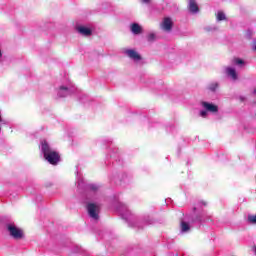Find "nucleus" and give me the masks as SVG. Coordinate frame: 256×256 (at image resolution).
<instances>
[{
  "instance_id": "obj_1",
  "label": "nucleus",
  "mask_w": 256,
  "mask_h": 256,
  "mask_svg": "<svg viewBox=\"0 0 256 256\" xmlns=\"http://www.w3.org/2000/svg\"><path fill=\"white\" fill-rule=\"evenodd\" d=\"M42 153L44 155V159H46L50 165H57V163L61 161V156H59V153L51 150L47 141L42 142Z\"/></svg>"
},
{
  "instance_id": "obj_2",
  "label": "nucleus",
  "mask_w": 256,
  "mask_h": 256,
  "mask_svg": "<svg viewBox=\"0 0 256 256\" xmlns=\"http://www.w3.org/2000/svg\"><path fill=\"white\" fill-rule=\"evenodd\" d=\"M6 230L13 239H23V230L16 227L14 224H6Z\"/></svg>"
},
{
  "instance_id": "obj_3",
  "label": "nucleus",
  "mask_w": 256,
  "mask_h": 256,
  "mask_svg": "<svg viewBox=\"0 0 256 256\" xmlns=\"http://www.w3.org/2000/svg\"><path fill=\"white\" fill-rule=\"evenodd\" d=\"M87 210H88V215L92 218V219H99V206L90 203L87 205Z\"/></svg>"
},
{
  "instance_id": "obj_4",
  "label": "nucleus",
  "mask_w": 256,
  "mask_h": 256,
  "mask_svg": "<svg viewBox=\"0 0 256 256\" xmlns=\"http://www.w3.org/2000/svg\"><path fill=\"white\" fill-rule=\"evenodd\" d=\"M161 28L168 33L173 29V20L169 17H165L161 23Z\"/></svg>"
},
{
  "instance_id": "obj_5",
  "label": "nucleus",
  "mask_w": 256,
  "mask_h": 256,
  "mask_svg": "<svg viewBox=\"0 0 256 256\" xmlns=\"http://www.w3.org/2000/svg\"><path fill=\"white\" fill-rule=\"evenodd\" d=\"M202 106L205 107L206 111H209L210 113H217V111H219V107L217 105L209 102H202Z\"/></svg>"
},
{
  "instance_id": "obj_6",
  "label": "nucleus",
  "mask_w": 256,
  "mask_h": 256,
  "mask_svg": "<svg viewBox=\"0 0 256 256\" xmlns=\"http://www.w3.org/2000/svg\"><path fill=\"white\" fill-rule=\"evenodd\" d=\"M77 31H78V33H80L81 35H84L85 37H89L93 33L90 28H87L85 26L78 27Z\"/></svg>"
},
{
  "instance_id": "obj_7",
  "label": "nucleus",
  "mask_w": 256,
  "mask_h": 256,
  "mask_svg": "<svg viewBox=\"0 0 256 256\" xmlns=\"http://www.w3.org/2000/svg\"><path fill=\"white\" fill-rule=\"evenodd\" d=\"M126 53H127L128 57H130V59H134L135 61H141V55H139V53H137V51L127 50Z\"/></svg>"
},
{
  "instance_id": "obj_8",
  "label": "nucleus",
  "mask_w": 256,
  "mask_h": 256,
  "mask_svg": "<svg viewBox=\"0 0 256 256\" xmlns=\"http://www.w3.org/2000/svg\"><path fill=\"white\" fill-rule=\"evenodd\" d=\"M131 32L134 35H141V33H143V28H141V26L137 23H133L131 25Z\"/></svg>"
},
{
  "instance_id": "obj_9",
  "label": "nucleus",
  "mask_w": 256,
  "mask_h": 256,
  "mask_svg": "<svg viewBox=\"0 0 256 256\" xmlns=\"http://www.w3.org/2000/svg\"><path fill=\"white\" fill-rule=\"evenodd\" d=\"M188 9L190 13H199V5H197V2L195 1H190Z\"/></svg>"
},
{
  "instance_id": "obj_10",
  "label": "nucleus",
  "mask_w": 256,
  "mask_h": 256,
  "mask_svg": "<svg viewBox=\"0 0 256 256\" xmlns=\"http://www.w3.org/2000/svg\"><path fill=\"white\" fill-rule=\"evenodd\" d=\"M226 73L229 77L234 79V81L237 79V71H235V68H227Z\"/></svg>"
},
{
  "instance_id": "obj_11",
  "label": "nucleus",
  "mask_w": 256,
  "mask_h": 256,
  "mask_svg": "<svg viewBox=\"0 0 256 256\" xmlns=\"http://www.w3.org/2000/svg\"><path fill=\"white\" fill-rule=\"evenodd\" d=\"M217 89H219V83H217V82H212L208 85V90L212 91V93H215V91H217Z\"/></svg>"
},
{
  "instance_id": "obj_12",
  "label": "nucleus",
  "mask_w": 256,
  "mask_h": 256,
  "mask_svg": "<svg viewBox=\"0 0 256 256\" xmlns=\"http://www.w3.org/2000/svg\"><path fill=\"white\" fill-rule=\"evenodd\" d=\"M180 227H181V231L183 233H187V231H189L191 229V227L189 226V223H187L185 221L181 222Z\"/></svg>"
},
{
  "instance_id": "obj_13",
  "label": "nucleus",
  "mask_w": 256,
  "mask_h": 256,
  "mask_svg": "<svg viewBox=\"0 0 256 256\" xmlns=\"http://www.w3.org/2000/svg\"><path fill=\"white\" fill-rule=\"evenodd\" d=\"M248 222L251 225H256V215H248Z\"/></svg>"
},
{
  "instance_id": "obj_14",
  "label": "nucleus",
  "mask_w": 256,
  "mask_h": 256,
  "mask_svg": "<svg viewBox=\"0 0 256 256\" xmlns=\"http://www.w3.org/2000/svg\"><path fill=\"white\" fill-rule=\"evenodd\" d=\"M217 19H218L219 21H225V19H227V18L225 17V13L219 11V12L217 13Z\"/></svg>"
},
{
  "instance_id": "obj_15",
  "label": "nucleus",
  "mask_w": 256,
  "mask_h": 256,
  "mask_svg": "<svg viewBox=\"0 0 256 256\" xmlns=\"http://www.w3.org/2000/svg\"><path fill=\"white\" fill-rule=\"evenodd\" d=\"M234 62L236 63V65H243V60L239 59V58H235Z\"/></svg>"
},
{
  "instance_id": "obj_16",
  "label": "nucleus",
  "mask_w": 256,
  "mask_h": 256,
  "mask_svg": "<svg viewBox=\"0 0 256 256\" xmlns=\"http://www.w3.org/2000/svg\"><path fill=\"white\" fill-rule=\"evenodd\" d=\"M155 40V34L151 33L148 35V41H154Z\"/></svg>"
},
{
  "instance_id": "obj_17",
  "label": "nucleus",
  "mask_w": 256,
  "mask_h": 256,
  "mask_svg": "<svg viewBox=\"0 0 256 256\" xmlns=\"http://www.w3.org/2000/svg\"><path fill=\"white\" fill-rule=\"evenodd\" d=\"M200 116H201V117H207V111L202 110V111L200 112Z\"/></svg>"
},
{
  "instance_id": "obj_18",
  "label": "nucleus",
  "mask_w": 256,
  "mask_h": 256,
  "mask_svg": "<svg viewBox=\"0 0 256 256\" xmlns=\"http://www.w3.org/2000/svg\"><path fill=\"white\" fill-rule=\"evenodd\" d=\"M90 189H91V191H97V189H99V187H97L95 185H91Z\"/></svg>"
},
{
  "instance_id": "obj_19",
  "label": "nucleus",
  "mask_w": 256,
  "mask_h": 256,
  "mask_svg": "<svg viewBox=\"0 0 256 256\" xmlns=\"http://www.w3.org/2000/svg\"><path fill=\"white\" fill-rule=\"evenodd\" d=\"M60 89H61L62 91H67V87H65V86L60 87Z\"/></svg>"
},
{
  "instance_id": "obj_20",
  "label": "nucleus",
  "mask_w": 256,
  "mask_h": 256,
  "mask_svg": "<svg viewBox=\"0 0 256 256\" xmlns=\"http://www.w3.org/2000/svg\"><path fill=\"white\" fill-rule=\"evenodd\" d=\"M254 51H256V41L254 42V47H253Z\"/></svg>"
},
{
  "instance_id": "obj_21",
  "label": "nucleus",
  "mask_w": 256,
  "mask_h": 256,
  "mask_svg": "<svg viewBox=\"0 0 256 256\" xmlns=\"http://www.w3.org/2000/svg\"><path fill=\"white\" fill-rule=\"evenodd\" d=\"M143 3H149V0H142Z\"/></svg>"
},
{
  "instance_id": "obj_22",
  "label": "nucleus",
  "mask_w": 256,
  "mask_h": 256,
  "mask_svg": "<svg viewBox=\"0 0 256 256\" xmlns=\"http://www.w3.org/2000/svg\"><path fill=\"white\" fill-rule=\"evenodd\" d=\"M0 57H3V53L1 52V50H0Z\"/></svg>"
},
{
  "instance_id": "obj_23",
  "label": "nucleus",
  "mask_w": 256,
  "mask_h": 256,
  "mask_svg": "<svg viewBox=\"0 0 256 256\" xmlns=\"http://www.w3.org/2000/svg\"><path fill=\"white\" fill-rule=\"evenodd\" d=\"M190 1H195V0H190Z\"/></svg>"
},
{
  "instance_id": "obj_24",
  "label": "nucleus",
  "mask_w": 256,
  "mask_h": 256,
  "mask_svg": "<svg viewBox=\"0 0 256 256\" xmlns=\"http://www.w3.org/2000/svg\"><path fill=\"white\" fill-rule=\"evenodd\" d=\"M0 121H1V117H0Z\"/></svg>"
},
{
  "instance_id": "obj_25",
  "label": "nucleus",
  "mask_w": 256,
  "mask_h": 256,
  "mask_svg": "<svg viewBox=\"0 0 256 256\" xmlns=\"http://www.w3.org/2000/svg\"><path fill=\"white\" fill-rule=\"evenodd\" d=\"M0 131H1V127H0Z\"/></svg>"
}]
</instances>
